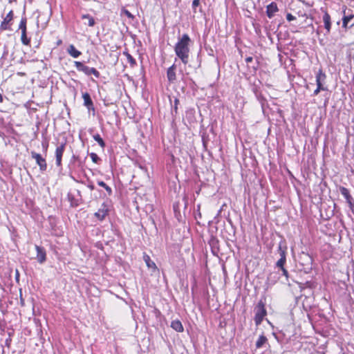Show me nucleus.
Wrapping results in <instances>:
<instances>
[{"mask_svg": "<svg viewBox=\"0 0 354 354\" xmlns=\"http://www.w3.org/2000/svg\"><path fill=\"white\" fill-rule=\"evenodd\" d=\"M190 38L187 34H184L176 44L174 50L177 57L184 64H187L189 61Z\"/></svg>", "mask_w": 354, "mask_h": 354, "instance_id": "nucleus-1", "label": "nucleus"}, {"mask_svg": "<svg viewBox=\"0 0 354 354\" xmlns=\"http://www.w3.org/2000/svg\"><path fill=\"white\" fill-rule=\"evenodd\" d=\"M255 315H254V322L257 326H259L263 322L264 317L267 315L266 310L265 308V304L260 301L257 306L254 308Z\"/></svg>", "mask_w": 354, "mask_h": 354, "instance_id": "nucleus-2", "label": "nucleus"}, {"mask_svg": "<svg viewBox=\"0 0 354 354\" xmlns=\"http://www.w3.org/2000/svg\"><path fill=\"white\" fill-rule=\"evenodd\" d=\"M75 66L77 71L83 72L86 75H93L96 78H98L100 75L99 71L95 68L88 67L82 62L76 61L75 62Z\"/></svg>", "mask_w": 354, "mask_h": 354, "instance_id": "nucleus-3", "label": "nucleus"}, {"mask_svg": "<svg viewBox=\"0 0 354 354\" xmlns=\"http://www.w3.org/2000/svg\"><path fill=\"white\" fill-rule=\"evenodd\" d=\"M19 29L21 30V41L24 45H30V39L27 37L26 34V18L23 17L19 25Z\"/></svg>", "mask_w": 354, "mask_h": 354, "instance_id": "nucleus-4", "label": "nucleus"}, {"mask_svg": "<svg viewBox=\"0 0 354 354\" xmlns=\"http://www.w3.org/2000/svg\"><path fill=\"white\" fill-rule=\"evenodd\" d=\"M13 12L12 10H10L7 15L5 17L3 20L2 21L1 25H0V30H11V25H12V21L13 19Z\"/></svg>", "mask_w": 354, "mask_h": 354, "instance_id": "nucleus-5", "label": "nucleus"}, {"mask_svg": "<svg viewBox=\"0 0 354 354\" xmlns=\"http://www.w3.org/2000/svg\"><path fill=\"white\" fill-rule=\"evenodd\" d=\"M31 157L35 160L36 163L39 165L41 171H44L46 170L47 164L46 160L39 153L32 151Z\"/></svg>", "mask_w": 354, "mask_h": 354, "instance_id": "nucleus-6", "label": "nucleus"}, {"mask_svg": "<svg viewBox=\"0 0 354 354\" xmlns=\"http://www.w3.org/2000/svg\"><path fill=\"white\" fill-rule=\"evenodd\" d=\"M65 143H62L60 146L57 147L55 151V157H56V165L58 167H60L62 165V158L65 149Z\"/></svg>", "mask_w": 354, "mask_h": 354, "instance_id": "nucleus-7", "label": "nucleus"}, {"mask_svg": "<svg viewBox=\"0 0 354 354\" xmlns=\"http://www.w3.org/2000/svg\"><path fill=\"white\" fill-rule=\"evenodd\" d=\"M35 249L37 251V257L36 259L39 263H43L46 259V250L43 247L35 245Z\"/></svg>", "mask_w": 354, "mask_h": 354, "instance_id": "nucleus-8", "label": "nucleus"}, {"mask_svg": "<svg viewBox=\"0 0 354 354\" xmlns=\"http://www.w3.org/2000/svg\"><path fill=\"white\" fill-rule=\"evenodd\" d=\"M340 193L344 197L346 198V202L349 204L350 207H353L354 206L353 202V198L351 196L349 191L347 188L344 187H341L339 188Z\"/></svg>", "mask_w": 354, "mask_h": 354, "instance_id": "nucleus-9", "label": "nucleus"}, {"mask_svg": "<svg viewBox=\"0 0 354 354\" xmlns=\"http://www.w3.org/2000/svg\"><path fill=\"white\" fill-rule=\"evenodd\" d=\"M278 11L277 5L275 2H272L266 7L267 16L271 19L274 17L275 12Z\"/></svg>", "mask_w": 354, "mask_h": 354, "instance_id": "nucleus-10", "label": "nucleus"}, {"mask_svg": "<svg viewBox=\"0 0 354 354\" xmlns=\"http://www.w3.org/2000/svg\"><path fill=\"white\" fill-rule=\"evenodd\" d=\"M107 214L108 209L106 208V205L104 203H103L102 207L100 208L98 211L95 213V216L100 221H102L104 219Z\"/></svg>", "mask_w": 354, "mask_h": 354, "instance_id": "nucleus-11", "label": "nucleus"}, {"mask_svg": "<svg viewBox=\"0 0 354 354\" xmlns=\"http://www.w3.org/2000/svg\"><path fill=\"white\" fill-rule=\"evenodd\" d=\"M82 98L84 100V105L88 109V110H94L93 103L91 98V96L89 93H84L82 94Z\"/></svg>", "mask_w": 354, "mask_h": 354, "instance_id": "nucleus-12", "label": "nucleus"}, {"mask_svg": "<svg viewBox=\"0 0 354 354\" xmlns=\"http://www.w3.org/2000/svg\"><path fill=\"white\" fill-rule=\"evenodd\" d=\"M323 22L324 25V28L326 30V33L328 34L330 32L331 29V19L330 16L327 12H324L323 15Z\"/></svg>", "mask_w": 354, "mask_h": 354, "instance_id": "nucleus-13", "label": "nucleus"}, {"mask_svg": "<svg viewBox=\"0 0 354 354\" xmlns=\"http://www.w3.org/2000/svg\"><path fill=\"white\" fill-rule=\"evenodd\" d=\"M176 65L171 66L167 71V77L169 82H174L176 80Z\"/></svg>", "mask_w": 354, "mask_h": 354, "instance_id": "nucleus-14", "label": "nucleus"}, {"mask_svg": "<svg viewBox=\"0 0 354 354\" xmlns=\"http://www.w3.org/2000/svg\"><path fill=\"white\" fill-rule=\"evenodd\" d=\"M67 53L73 57L77 58L82 53L77 50L74 45L71 44L67 48Z\"/></svg>", "mask_w": 354, "mask_h": 354, "instance_id": "nucleus-15", "label": "nucleus"}, {"mask_svg": "<svg viewBox=\"0 0 354 354\" xmlns=\"http://www.w3.org/2000/svg\"><path fill=\"white\" fill-rule=\"evenodd\" d=\"M326 75L323 73L322 69H319L318 72L316 73V84H324L326 80Z\"/></svg>", "mask_w": 354, "mask_h": 354, "instance_id": "nucleus-16", "label": "nucleus"}, {"mask_svg": "<svg viewBox=\"0 0 354 354\" xmlns=\"http://www.w3.org/2000/svg\"><path fill=\"white\" fill-rule=\"evenodd\" d=\"M171 327L177 332H183L184 330L182 323L177 319L171 322Z\"/></svg>", "mask_w": 354, "mask_h": 354, "instance_id": "nucleus-17", "label": "nucleus"}, {"mask_svg": "<svg viewBox=\"0 0 354 354\" xmlns=\"http://www.w3.org/2000/svg\"><path fill=\"white\" fill-rule=\"evenodd\" d=\"M82 19L87 20V21L84 22V24L88 25L90 27H92L95 24L94 18L89 15H82Z\"/></svg>", "mask_w": 354, "mask_h": 354, "instance_id": "nucleus-18", "label": "nucleus"}, {"mask_svg": "<svg viewBox=\"0 0 354 354\" xmlns=\"http://www.w3.org/2000/svg\"><path fill=\"white\" fill-rule=\"evenodd\" d=\"M268 342V339L267 337L263 335H261L259 337L257 341L256 342V348H261L266 342Z\"/></svg>", "mask_w": 354, "mask_h": 354, "instance_id": "nucleus-19", "label": "nucleus"}, {"mask_svg": "<svg viewBox=\"0 0 354 354\" xmlns=\"http://www.w3.org/2000/svg\"><path fill=\"white\" fill-rule=\"evenodd\" d=\"M143 259H144V261H145L148 268H153V269L156 268V266L155 263L151 260L149 255L145 254L143 257Z\"/></svg>", "mask_w": 354, "mask_h": 354, "instance_id": "nucleus-20", "label": "nucleus"}, {"mask_svg": "<svg viewBox=\"0 0 354 354\" xmlns=\"http://www.w3.org/2000/svg\"><path fill=\"white\" fill-rule=\"evenodd\" d=\"M123 55L127 57V61L131 67H134L136 65V59L128 52H123Z\"/></svg>", "mask_w": 354, "mask_h": 354, "instance_id": "nucleus-21", "label": "nucleus"}, {"mask_svg": "<svg viewBox=\"0 0 354 354\" xmlns=\"http://www.w3.org/2000/svg\"><path fill=\"white\" fill-rule=\"evenodd\" d=\"M354 17V15H348V16H344L343 18H342V27L345 29H346L348 28V22L352 19H353Z\"/></svg>", "mask_w": 354, "mask_h": 354, "instance_id": "nucleus-22", "label": "nucleus"}, {"mask_svg": "<svg viewBox=\"0 0 354 354\" xmlns=\"http://www.w3.org/2000/svg\"><path fill=\"white\" fill-rule=\"evenodd\" d=\"M169 100H170V103H171V112H173L174 111L175 113H176L177 111H178V105L179 104V100L176 97H175L174 102H173L171 97H169Z\"/></svg>", "mask_w": 354, "mask_h": 354, "instance_id": "nucleus-23", "label": "nucleus"}, {"mask_svg": "<svg viewBox=\"0 0 354 354\" xmlns=\"http://www.w3.org/2000/svg\"><path fill=\"white\" fill-rule=\"evenodd\" d=\"M93 139L100 145V146L102 148L105 146V142L103 139L101 138L100 134H95L93 136Z\"/></svg>", "mask_w": 354, "mask_h": 354, "instance_id": "nucleus-24", "label": "nucleus"}, {"mask_svg": "<svg viewBox=\"0 0 354 354\" xmlns=\"http://www.w3.org/2000/svg\"><path fill=\"white\" fill-rule=\"evenodd\" d=\"M279 277L277 274L275 272L270 273L268 277V281L271 283H275L278 280Z\"/></svg>", "mask_w": 354, "mask_h": 354, "instance_id": "nucleus-25", "label": "nucleus"}, {"mask_svg": "<svg viewBox=\"0 0 354 354\" xmlns=\"http://www.w3.org/2000/svg\"><path fill=\"white\" fill-rule=\"evenodd\" d=\"M97 184L99 186L104 188L106 191L108 192L109 195H111L112 194L111 188L109 186H108L104 181L100 180L97 182Z\"/></svg>", "mask_w": 354, "mask_h": 354, "instance_id": "nucleus-26", "label": "nucleus"}, {"mask_svg": "<svg viewBox=\"0 0 354 354\" xmlns=\"http://www.w3.org/2000/svg\"><path fill=\"white\" fill-rule=\"evenodd\" d=\"M286 248L283 249L281 245H279V252L280 254V259L286 260Z\"/></svg>", "mask_w": 354, "mask_h": 354, "instance_id": "nucleus-27", "label": "nucleus"}, {"mask_svg": "<svg viewBox=\"0 0 354 354\" xmlns=\"http://www.w3.org/2000/svg\"><path fill=\"white\" fill-rule=\"evenodd\" d=\"M326 88H325L322 84H317V88L314 91L313 95H317L321 91H325Z\"/></svg>", "mask_w": 354, "mask_h": 354, "instance_id": "nucleus-28", "label": "nucleus"}, {"mask_svg": "<svg viewBox=\"0 0 354 354\" xmlns=\"http://www.w3.org/2000/svg\"><path fill=\"white\" fill-rule=\"evenodd\" d=\"M90 157L92 160V161L95 163H97L99 160H100V158L98 157V156L95 153H91Z\"/></svg>", "mask_w": 354, "mask_h": 354, "instance_id": "nucleus-29", "label": "nucleus"}, {"mask_svg": "<svg viewBox=\"0 0 354 354\" xmlns=\"http://www.w3.org/2000/svg\"><path fill=\"white\" fill-rule=\"evenodd\" d=\"M286 262V260L279 259L277 261V262L276 263V266H277V267H278L280 269H281L282 268H284V265H285Z\"/></svg>", "mask_w": 354, "mask_h": 354, "instance_id": "nucleus-30", "label": "nucleus"}, {"mask_svg": "<svg viewBox=\"0 0 354 354\" xmlns=\"http://www.w3.org/2000/svg\"><path fill=\"white\" fill-rule=\"evenodd\" d=\"M199 5H200V0H193L192 8H193L194 12H196V9Z\"/></svg>", "mask_w": 354, "mask_h": 354, "instance_id": "nucleus-31", "label": "nucleus"}, {"mask_svg": "<svg viewBox=\"0 0 354 354\" xmlns=\"http://www.w3.org/2000/svg\"><path fill=\"white\" fill-rule=\"evenodd\" d=\"M124 14L129 19L134 18V16L127 10H124Z\"/></svg>", "mask_w": 354, "mask_h": 354, "instance_id": "nucleus-32", "label": "nucleus"}, {"mask_svg": "<svg viewBox=\"0 0 354 354\" xmlns=\"http://www.w3.org/2000/svg\"><path fill=\"white\" fill-rule=\"evenodd\" d=\"M286 19L288 21H290L295 20L296 18L292 14L288 13L286 15Z\"/></svg>", "mask_w": 354, "mask_h": 354, "instance_id": "nucleus-33", "label": "nucleus"}, {"mask_svg": "<svg viewBox=\"0 0 354 354\" xmlns=\"http://www.w3.org/2000/svg\"><path fill=\"white\" fill-rule=\"evenodd\" d=\"M281 270L282 271L283 275L285 276L286 277V279H288V272L287 270L285 268H282Z\"/></svg>", "mask_w": 354, "mask_h": 354, "instance_id": "nucleus-34", "label": "nucleus"}, {"mask_svg": "<svg viewBox=\"0 0 354 354\" xmlns=\"http://www.w3.org/2000/svg\"><path fill=\"white\" fill-rule=\"evenodd\" d=\"M253 57H248L245 58V62L248 64L249 63L252 62Z\"/></svg>", "mask_w": 354, "mask_h": 354, "instance_id": "nucleus-35", "label": "nucleus"}, {"mask_svg": "<svg viewBox=\"0 0 354 354\" xmlns=\"http://www.w3.org/2000/svg\"><path fill=\"white\" fill-rule=\"evenodd\" d=\"M88 187L91 189V190H93L95 189V187L93 184H89L88 185Z\"/></svg>", "mask_w": 354, "mask_h": 354, "instance_id": "nucleus-36", "label": "nucleus"}, {"mask_svg": "<svg viewBox=\"0 0 354 354\" xmlns=\"http://www.w3.org/2000/svg\"><path fill=\"white\" fill-rule=\"evenodd\" d=\"M43 148L46 151L48 148V144L42 143Z\"/></svg>", "mask_w": 354, "mask_h": 354, "instance_id": "nucleus-37", "label": "nucleus"}, {"mask_svg": "<svg viewBox=\"0 0 354 354\" xmlns=\"http://www.w3.org/2000/svg\"><path fill=\"white\" fill-rule=\"evenodd\" d=\"M3 96L0 93V102H3Z\"/></svg>", "mask_w": 354, "mask_h": 354, "instance_id": "nucleus-38", "label": "nucleus"}, {"mask_svg": "<svg viewBox=\"0 0 354 354\" xmlns=\"http://www.w3.org/2000/svg\"><path fill=\"white\" fill-rule=\"evenodd\" d=\"M252 68H253L254 70H256L257 66H252Z\"/></svg>", "mask_w": 354, "mask_h": 354, "instance_id": "nucleus-39", "label": "nucleus"}]
</instances>
